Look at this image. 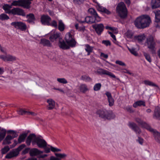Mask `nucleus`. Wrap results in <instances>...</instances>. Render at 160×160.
Masks as SVG:
<instances>
[{"label": "nucleus", "instance_id": "obj_1", "mask_svg": "<svg viewBox=\"0 0 160 160\" xmlns=\"http://www.w3.org/2000/svg\"><path fill=\"white\" fill-rule=\"evenodd\" d=\"M65 40L68 45L62 38L59 41L58 46L60 48L64 50L68 49L70 47H73L75 46L76 42L70 32H68L66 35Z\"/></svg>", "mask_w": 160, "mask_h": 160}, {"label": "nucleus", "instance_id": "obj_2", "mask_svg": "<svg viewBox=\"0 0 160 160\" xmlns=\"http://www.w3.org/2000/svg\"><path fill=\"white\" fill-rule=\"evenodd\" d=\"M151 21L148 15H143L137 18L135 20V26L139 29H143L149 26Z\"/></svg>", "mask_w": 160, "mask_h": 160}, {"label": "nucleus", "instance_id": "obj_3", "mask_svg": "<svg viewBox=\"0 0 160 160\" xmlns=\"http://www.w3.org/2000/svg\"><path fill=\"white\" fill-rule=\"evenodd\" d=\"M116 12L120 18L125 19L128 16V10L124 3L121 2L118 4L116 8Z\"/></svg>", "mask_w": 160, "mask_h": 160}, {"label": "nucleus", "instance_id": "obj_4", "mask_svg": "<svg viewBox=\"0 0 160 160\" xmlns=\"http://www.w3.org/2000/svg\"><path fill=\"white\" fill-rule=\"evenodd\" d=\"M96 113L99 117L104 119L110 120L115 117V115L111 111H108L105 109L98 110Z\"/></svg>", "mask_w": 160, "mask_h": 160}, {"label": "nucleus", "instance_id": "obj_5", "mask_svg": "<svg viewBox=\"0 0 160 160\" xmlns=\"http://www.w3.org/2000/svg\"><path fill=\"white\" fill-rule=\"evenodd\" d=\"M145 44L147 48L150 50V52L152 54L156 53V48L155 44V38L152 35H150L147 38Z\"/></svg>", "mask_w": 160, "mask_h": 160}, {"label": "nucleus", "instance_id": "obj_6", "mask_svg": "<svg viewBox=\"0 0 160 160\" xmlns=\"http://www.w3.org/2000/svg\"><path fill=\"white\" fill-rule=\"evenodd\" d=\"M30 2H25L24 0H19L18 1H13L11 3V6L22 7L24 8L29 9L30 7L29 6V4Z\"/></svg>", "mask_w": 160, "mask_h": 160}, {"label": "nucleus", "instance_id": "obj_7", "mask_svg": "<svg viewBox=\"0 0 160 160\" xmlns=\"http://www.w3.org/2000/svg\"><path fill=\"white\" fill-rule=\"evenodd\" d=\"M32 143L33 144L36 143L38 147L41 148L45 147L47 146V143L44 140L39 137H36V136L32 140Z\"/></svg>", "mask_w": 160, "mask_h": 160}, {"label": "nucleus", "instance_id": "obj_8", "mask_svg": "<svg viewBox=\"0 0 160 160\" xmlns=\"http://www.w3.org/2000/svg\"><path fill=\"white\" fill-rule=\"evenodd\" d=\"M11 25L15 28L20 29L22 31H25L27 28L26 25L21 22H12Z\"/></svg>", "mask_w": 160, "mask_h": 160}, {"label": "nucleus", "instance_id": "obj_9", "mask_svg": "<svg viewBox=\"0 0 160 160\" xmlns=\"http://www.w3.org/2000/svg\"><path fill=\"white\" fill-rule=\"evenodd\" d=\"M135 121L138 123L139 125L146 128L149 131H153V129L149 125L144 122L142 119L139 118H136Z\"/></svg>", "mask_w": 160, "mask_h": 160}, {"label": "nucleus", "instance_id": "obj_10", "mask_svg": "<svg viewBox=\"0 0 160 160\" xmlns=\"http://www.w3.org/2000/svg\"><path fill=\"white\" fill-rule=\"evenodd\" d=\"M92 27L94 29L98 35H100L104 28L103 25L102 23L96 24L93 25Z\"/></svg>", "mask_w": 160, "mask_h": 160}, {"label": "nucleus", "instance_id": "obj_11", "mask_svg": "<svg viewBox=\"0 0 160 160\" xmlns=\"http://www.w3.org/2000/svg\"><path fill=\"white\" fill-rule=\"evenodd\" d=\"M96 72L100 75H106L114 78H116V76L111 72L101 68L97 69Z\"/></svg>", "mask_w": 160, "mask_h": 160}, {"label": "nucleus", "instance_id": "obj_12", "mask_svg": "<svg viewBox=\"0 0 160 160\" xmlns=\"http://www.w3.org/2000/svg\"><path fill=\"white\" fill-rule=\"evenodd\" d=\"M40 20L42 24L49 26L51 18L48 15H43L41 17Z\"/></svg>", "mask_w": 160, "mask_h": 160}, {"label": "nucleus", "instance_id": "obj_13", "mask_svg": "<svg viewBox=\"0 0 160 160\" xmlns=\"http://www.w3.org/2000/svg\"><path fill=\"white\" fill-rule=\"evenodd\" d=\"M12 14L25 16V13L24 11L19 8H14L12 9Z\"/></svg>", "mask_w": 160, "mask_h": 160}, {"label": "nucleus", "instance_id": "obj_14", "mask_svg": "<svg viewBox=\"0 0 160 160\" xmlns=\"http://www.w3.org/2000/svg\"><path fill=\"white\" fill-rule=\"evenodd\" d=\"M60 33L55 32L53 34H51L49 39L50 41L52 42L57 40L62 39V37H61Z\"/></svg>", "mask_w": 160, "mask_h": 160}, {"label": "nucleus", "instance_id": "obj_15", "mask_svg": "<svg viewBox=\"0 0 160 160\" xmlns=\"http://www.w3.org/2000/svg\"><path fill=\"white\" fill-rule=\"evenodd\" d=\"M128 126L133 130L137 134H140L141 132L140 128L137 126V124L132 122H129Z\"/></svg>", "mask_w": 160, "mask_h": 160}, {"label": "nucleus", "instance_id": "obj_16", "mask_svg": "<svg viewBox=\"0 0 160 160\" xmlns=\"http://www.w3.org/2000/svg\"><path fill=\"white\" fill-rule=\"evenodd\" d=\"M85 21H79V24H81L82 23L86 22L88 23L91 24L97 22L95 18H93L92 17L87 16L85 18Z\"/></svg>", "mask_w": 160, "mask_h": 160}, {"label": "nucleus", "instance_id": "obj_17", "mask_svg": "<svg viewBox=\"0 0 160 160\" xmlns=\"http://www.w3.org/2000/svg\"><path fill=\"white\" fill-rule=\"evenodd\" d=\"M19 152L16 149H13L7 154L5 156L6 158L10 159L12 157L17 156L19 154Z\"/></svg>", "mask_w": 160, "mask_h": 160}, {"label": "nucleus", "instance_id": "obj_18", "mask_svg": "<svg viewBox=\"0 0 160 160\" xmlns=\"http://www.w3.org/2000/svg\"><path fill=\"white\" fill-rule=\"evenodd\" d=\"M88 12L92 15L94 16V18H95L97 22L100 21L101 18L98 15L96 11L94 9L90 8L88 10Z\"/></svg>", "mask_w": 160, "mask_h": 160}, {"label": "nucleus", "instance_id": "obj_19", "mask_svg": "<svg viewBox=\"0 0 160 160\" xmlns=\"http://www.w3.org/2000/svg\"><path fill=\"white\" fill-rule=\"evenodd\" d=\"M155 16V21L157 22L156 25L157 28H160V11L156 10L153 12Z\"/></svg>", "mask_w": 160, "mask_h": 160}, {"label": "nucleus", "instance_id": "obj_20", "mask_svg": "<svg viewBox=\"0 0 160 160\" xmlns=\"http://www.w3.org/2000/svg\"><path fill=\"white\" fill-rule=\"evenodd\" d=\"M47 102L48 104L47 106L48 110H52L53 109L55 105V102L52 99H49L47 100Z\"/></svg>", "mask_w": 160, "mask_h": 160}, {"label": "nucleus", "instance_id": "obj_21", "mask_svg": "<svg viewBox=\"0 0 160 160\" xmlns=\"http://www.w3.org/2000/svg\"><path fill=\"white\" fill-rule=\"evenodd\" d=\"M26 18H28L27 22L29 23H34V21L36 18L34 15L33 13H29L26 15Z\"/></svg>", "mask_w": 160, "mask_h": 160}, {"label": "nucleus", "instance_id": "obj_22", "mask_svg": "<svg viewBox=\"0 0 160 160\" xmlns=\"http://www.w3.org/2000/svg\"><path fill=\"white\" fill-rule=\"evenodd\" d=\"M151 5L152 9L159 8L160 7V0H152Z\"/></svg>", "mask_w": 160, "mask_h": 160}, {"label": "nucleus", "instance_id": "obj_23", "mask_svg": "<svg viewBox=\"0 0 160 160\" xmlns=\"http://www.w3.org/2000/svg\"><path fill=\"white\" fill-rule=\"evenodd\" d=\"M105 94L108 97L109 106L111 107L112 106L114 103V100L112 98L111 93L110 92H106Z\"/></svg>", "mask_w": 160, "mask_h": 160}, {"label": "nucleus", "instance_id": "obj_24", "mask_svg": "<svg viewBox=\"0 0 160 160\" xmlns=\"http://www.w3.org/2000/svg\"><path fill=\"white\" fill-rule=\"evenodd\" d=\"M43 152V151H40L36 148H33L30 151V154L31 156H34L39 155Z\"/></svg>", "mask_w": 160, "mask_h": 160}, {"label": "nucleus", "instance_id": "obj_25", "mask_svg": "<svg viewBox=\"0 0 160 160\" xmlns=\"http://www.w3.org/2000/svg\"><path fill=\"white\" fill-rule=\"evenodd\" d=\"M40 44H42L43 46L48 47H51L52 46V44L50 42V41L48 39L45 38H42L40 40Z\"/></svg>", "mask_w": 160, "mask_h": 160}, {"label": "nucleus", "instance_id": "obj_26", "mask_svg": "<svg viewBox=\"0 0 160 160\" xmlns=\"http://www.w3.org/2000/svg\"><path fill=\"white\" fill-rule=\"evenodd\" d=\"M153 133V135L155 141L160 143V133L153 129V131H150Z\"/></svg>", "mask_w": 160, "mask_h": 160}, {"label": "nucleus", "instance_id": "obj_27", "mask_svg": "<svg viewBox=\"0 0 160 160\" xmlns=\"http://www.w3.org/2000/svg\"><path fill=\"white\" fill-rule=\"evenodd\" d=\"M153 118L158 120H160V108L158 107H156L155 109Z\"/></svg>", "mask_w": 160, "mask_h": 160}, {"label": "nucleus", "instance_id": "obj_28", "mask_svg": "<svg viewBox=\"0 0 160 160\" xmlns=\"http://www.w3.org/2000/svg\"><path fill=\"white\" fill-rule=\"evenodd\" d=\"M85 50L87 52V55H89L91 53L93 52L94 47L91 46L89 44H86L85 45Z\"/></svg>", "mask_w": 160, "mask_h": 160}, {"label": "nucleus", "instance_id": "obj_29", "mask_svg": "<svg viewBox=\"0 0 160 160\" xmlns=\"http://www.w3.org/2000/svg\"><path fill=\"white\" fill-rule=\"evenodd\" d=\"M35 138V135L34 134H30L27 137L26 143L28 146L30 145L32 140H33Z\"/></svg>", "mask_w": 160, "mask_h": 160}, {"label": "nucleus", "instance_id": "obj_30", "mask_svg": "<svg viewBox=\"0 0 160 160\" xmlns=\"http://www.w3.org/2000/svg\"><path fill=\"white\" fill-rule=\"evenodd\" d=\"M16 58L14 56L8 55L5 56V61L13 62L16 60Z\"/></svg>", "mask_w": 160, "mask_h": 160}, {"label": "nucleus", "instance_id": "obj_31", "mask_svg": "<svg viewBox=\"0 0 160 160\" xmlns=\"http://www.w3.org/2000/svg\"><path fill=\"white\" fill-rule=\"evenodd\" d=\"M79 89L80 91L82 93H85L89 90L87 86L85 84H81L79 87Z\"/></svg>", "mask_w": 160, "mask_h": 160}, {"label": "nucleus", "instance_id": "obj_32", "mask_svg": "<svg viewBox=\"0 0 160 160\" xmlns=\"http://www.w3.org/2000/svg\"><path fill=\"white\" fill-rule=\"evenodd\" d=\"M27 136V134L26 133H23L21 134L19 136L18 138V143H21L22 142H23L25 138Z\"/></svg>", "mask_w": 160, "mask_h": 160}, {"label": "nucleus", "instance_id": "obj_33", "mask_svg": "<svg viewBox=\"0 0 160 160\" xmlns=\"http://www.w3.org/2000/svg\"><path fill=\"white\" fill-rule=\"evenodd\" d=\"M98 11L105 13L108 15H109L111 13L108 10L102 6H99L98 8Z\"/></svg>", "mask_w": 160, "mask_h": 160}, {"label": "nucleus", "instance_id": "obj_34", "mask_svg": "<svg viewBox=\"0 0 160 160\" xmlns=\"http://www.w3.org/2000/svg\"><path fill=\"white\" fill-rule=\"evenodd\" d=\"M145 106V103L144 101L140 100L135 102L133 105V106L134 108H137L138 106Z\"/></svg>", "mask_w": 160, "mask_h": 160}, {"label": "nucleus", "instance_id": "obj_35", "mask_svg": "<svg viewBox=\"0 0 160 160\" xmlns=\"http://www.w3.org/2000/svg\"><path fill=\"white\" fill-rule=\"evenodd\" d=\"M12 139H13V138L12 136L9 135H7L3 141V144L5 145L11 143V142L10 141V140Z\"/></svg>", "mask_w": 160, "mask_h": 160}, {"label": "nucleus", "instance_id": "obj_36", "mask_svg": "<svg viewBox=\"0 0 160 160\" xmlns=\"http://www.w3.org/2000/svg\"><path fill=\"white\" fill-rule=\"evenodd\" d=\"M144 83L146 85H149L153 87H155L157 88H159V87L157 85L148 80H144Z\"/></svg>", "mask_w": 160, "mask_h": 160}, {"label": "nucleus", "instance_id": "obj_37", "mask_svg": "<svg viewBox=\"0 0 160 160\" xmlns=\"http://www.w3.org/2000/svg\"><path fill=\"white\" fill-rule=\"evenodd\" d=\"M134 38L137 40L139 42H141L144 40L145 38V36L144 34L135 36Z\"/></svg>", "mask_w": 160, "mask_h": 160}, {"label": "nucleus", "instance_id": "obj_38", "mask_svg": "<svg viewBox=\"0 0 160 160\" xmlns=\"http://www.w3.org/2000/svg\"><path fill=\"white\" fill-rule=\"evenodd\" d=\"M6 132V131L5 129H2L1 130L0 132V142L4 138Z\"/></svg>", "mask_w": 160, "mask_h": 160}, {"label": "nucleus", "instance_id": "obj_39", "mask_svg": "<svg viewBox=\"0 0 160 160\" xmlns=\"http://www.w3.org/2000/svg\"><path fill=\"white\" fill-rule=\"evenodd\" d=\"M58 28L60 31H62L64 29V25L61 20L59 21Z\"/></svg>", "mask_w": 160, "mask_h": 160}, {"label": "nucleus", "instance_id": "obj_40", "mask_svg": "<svg viewBox=\"0 0 160 160\" xmlns=\"http://www.w3.org/2000/svg\"><path fill=\"white\" fill-rule=\"evenodd\" d=\"M81 79L86 82L91 81L92 79L91 78L88 76L83 75L81 76Z\"/></svg>", "mask_w": 160, "mask_h": 160}, {"label": "nucleus", "instance_id": "obj_41", "mask_svg": "<svg viewBox=\"0 0 160 160\" xmlns=\"http://www.w3.org/2000/svg\"><path fill=\"white\" fill-rule=\"evenodd\" d=\"M128 49L129 52L133 55H134L137 56L138 55V54L136 51L135 49L132 48H129L128 47Z\"/></svg>", "mask_w": 160, "mask_h": 160}, {"label": "nucleus", "instance_id": "obj_42", "mask_svg": "<svg viewBox=\"0 0 160 160\" xmlns=\"http://www.w3.org/2000/svg\"><path fill=\"white\" fill-rule=\"evenodd\" d=\"M101 84L100 83L96 84L93 87V90L95 91L99 90L101 87Z\"/></svg>", "mask_w": 160, "mask_h": 160}, {"label": "nucleus", "instance_id": "obj_43", "mask_svg": "<svg viewBox=\"0 0 160 160\" xmlns=\"http://www.w3.org/2000/svg\"><path fill=\"white\" fill-rule=\"evenodd\" d=\"M9 19V17L6 14L2 13L0 15V20H8Z\"/></svg>", "mask_w": 160, "mask_h": 160}, {"label": "nucleus", "instance_id": "obj_44", "mask_svg": "<svg viewBox=\"0 0 160 160\" xmlns=\"http://www.w3.org/2000/svg\"><path fill=\"white\" fill-rule=\"evenodd\" d=\"M18 113L20 115H23L27 114V111H25L21 108L18 109L17 111Z\"/></svg>", "mask_w": 160, "mask_h": 160}, {"label": "nucleus", "instance_id": "obj_45", "mask_svg": "<svg viewBox=\"0 0 160 160\" xmlns=\"http://www.w3.org/2000/svg\"><path fill=\"white\" fill-rule=\"evenodd\" d=\"M133 33L131 31L128 30L126 33V35L127 38H131L133 36Z\"/></svg>", "mask_w": 160, "mask_h": 160}, {"label": "nucleus", "instance_id": "obj_46", "mask_svg": "<svg viewBox=\"0 0 160 160\" xmlns=\"http://www.w3.org/2000/svg\"><path fill=\"white\" fill-rule=\"evenodd\" d=\"M10 150L9 147L8 146L5 147L1 149V152L2 154H5L8 152Z\"/></svg>", "mask_w": 160, "mask_h": 160}, {"label": "nucleus", "instance_id": "obj_47", "mask_svg": "<svg viewBox=\"0 0 160 160\" xmlns=\"http://www.w3.org/2000/svg\"><path fill=\"white\" fill-rule=\"evenodd\" d=\"M8 133H11L12 134V137L13 139L14 138L17 137L18 136L16 132L13 130H8Z\"/></svg>", "mask_w": 160, "mask_h": 160}, {"label": "nucleus", "instance_id": "obj_48", "mask_svg": "<svg viewBox=\"0 0 160 160\" xmlns=\"http://www.w3.org/2000/svg\"><path fill=\"white\" fill-rule=\"evenodd\" d=\"M57 80L59 83L63 84H66L68 83L67 80L65 78H58Z\"/></svg>", "mask_w": 160, "mask_h": 160}, {"label": "nucleus", "instance_id": "obj_49", "mask_svg": "<svg viewBox=\"0 0 160 160\" xmlns=\"http://www.w3.org/2000/svg\"><path fill=\"white\" fill-rule=\"evenodd\" d=\"M144 55L145 57L146 60L148 61L149 62H151V58L150 56L148 54L144 53Z\"/></svg>", "mask_w": 160, "mask_h": 160}, {"label": "nucleus", "instance_id": "obj_50", "mask_svg": "<svg viewBox=\"0 0 160 160\" xmlns=\"http://www.w3.org/2000/svg\"><path fill=\"white\" fill-rule=\"evenodd\" d=\"M102 43L106 46H110L111 45V43L108 40H103L102 41Z\"/></svg>", "mask_w": 160, "mask_h": 160}, {"label": "nucleus", "instance_id": "obj_51", "mask_svg": "<svg viewBox=\"0 0 160 160\" xmlns=\"http://www.w3.org/2000/svg\"><path fill=\"white\" fill-rule=\"evenodd\" d=\"M49 26H51L52 27L57 28V22L56 21L53 20L51 23L50 22V25Z\"/></svg>", "mask_w": 160, "mask_h": 160}, {"label": "nucleus", "instance_id": "obj_52", "mask_svg": "<svg viewBox=\"0 0 160 160\" xmlns=\"http://www.w3.org/2000/svg\"><path fill=\"white\" fill-rule=\"evenodd\" d=\"M84 0H73L74 3L75 4H81L83 3Z\"/></svg>", "mask_w": 160, "mask_h": 160}, {"label": "nucleus", "instance_id": "obj_53", "mask_svg": "<svg viewBox=\"0 0 160 160\" xmlns=\"http://www.w3.org/2000/svg\"><path fill=\"white\" fill-rule=\"evenodd\" d=\"M51 151L53 152H57L61 151V150L54 147H52V146H50Z\"/></svg>", "mask_w": 160, "mask_h": 160}, {"label": "nucleus", "instance_id": "obj_54", "mask_svg": "<svg viewBox=\"0 0 160 160\" xmlns=\"http://www.w3.org/2000/svg\"><path fill=\"white\" fill-rule=\"evenodd\" d=\"M55 155L58 157L60 158H63L66 156V155L65 154H61V153H55Z\"/></svg>", "mask_w": 160, "mask_h": 160}, {"label": "nucleus", "instance_id": "obj_55", "mask_svg": "<svg viewBox=\"0 0 160 160\" xmlns=\"http://www.w3.org/2000/svg\"><path fill=\"white\" fill-rule=\"evenodd\" d=\"M11 8V6H10L8 4H6L3 6L2 8L5 11H6L7 10H8V9H10Z\"/></svg>", "mask_w": 160, "mask_h": 160}, {"label": "nucleus", "instance_id": "obj_56", "mask_svg": "<svg viewBox=\"0 0 160 160\" xmlns=\"http://www.w3.org/2000/svg\"><path fill=\"white\" fill-rule=\"evenodd\" d=\"M115 63L116 64H118L120 66H126L125 64L121 61L119 60H117L115 62Z\"/></svg>", "mask_w": 160, "mask_h": 160}, {"label": "nucleus", "instance_id": "obj_57", "mask_svg": "<svg viewBox=\"0 0 160 160\" xmlns=\"http://www.w3.org/2000/svg\"><path fill=\"white\" fill-rule=\"evenodd\" d=\"M26 146V145L24 144H22L20 146H19V147L16 148L17 150L19 152L22 149H23Z\"/></svg>", "mask_w": 160, "mask_h": 160}, {"label": "nucleus", "instance_id": "obj_58", "mask_svg": "<svg viewBox=\"0 0 160 160\" xmlns=\"http://www.w3.org/2000/svg\"><path fill=\"white\" fill-rule=\"evenodd\" d=\"M108 33L110 35L112 38L113 39V40H114L113 42H115L116 41V39L115 35L113 34L112 33L110 32H108Z\"/></svg>", "mask_w": 160, "mask_h": 160}, {"label": "nucleus", "instance_id": "obj_59", "mask_svg": "<svg viewBox=\"0 0 160 160\" xmlns=\"http://www.w3.org/2000/svg\"><path fill=\"white\" fill-rule=\"evenodd\" d=\"M137 141L141 144H142L143 142V139L139 137H138V139Z\"/></svg>", "mask_w": 160, "mask_h": 160}, {"label": "nucleus", "instance_id": "obj_60", "mask_svg": "<svg viewBox=\"0 0 160 160\" xmlns=\"http://www.w3.org/2000/svg\"><path fill=\"white\" fill-rule=\"evenodd\" d=\"M126 109L127 111L129 112L130 113H132L133 112V111L132 110L131 107L128 106L126 107Z\"/></svg>", "mask_w": 160, "mask_h": 160}, {"label": "nucleus", "instance_id": "obj_61", "mask_svg": "<svg viewBox=\"0 0 160 160\" xmlns=\"http://www.w3.org/2000/svg\"><path fill=\"white\" fill-rule=\"evenodd\" d=\"M100 56L106 59H107L108 57V54H105L103 52H101V53Z\"/></svg>", "mask_w": 160, "mask_h": 160}, {"label": "nucleus", "instance_id": "obj_62", "mask_svg": "<svg viewBox=\"0 0 160 160\" xmlns=\"http://www.w3.org/2000/svg\"><path fill=\"white\" fill-rule=\"evenodd\" d=\"M44 148L45 150L44 152L46 153H48L50 152V149L48 147H47V146L43 148Z\"/></svg>", "mask_w": 160, "mask_h": 160}, {"label": "nucleus", "instance_id": "obj_63", "mask_svg": "<svg viewBox=\"0 0 160 160\" xmlns=\"http://www.w3.org/2000/svg\"><path fill=\"white\" fill-rule=\"evenodd\" d=\"M85 29V27L84 26H79V28L78 29V31H84Z\"/></svg>", "mask_w": 160, "mask_h": 160}, {"label": "nucleus", "instance_id": "obj_64", "mask_svg": "<svg viewBox=\"0 0 160 160\" xmlns=\"http://www.w3.org/2000/svg\"><path fill=\"white\" fill-rule=\"evenodd\" d=\"M27 115H31L32 116H35L36 115V114L33 112H30L27 111Z\"/></svg>", "mask_w": 160, "mask_h": 160}]
</instances>
